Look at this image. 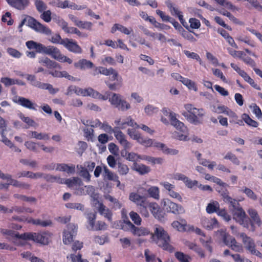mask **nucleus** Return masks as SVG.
I'll list each match as a JSON object with an SVG mask.
<instances>
[{
  "instance_id": "9b49d317",
  "label": "nucleus",
  "mask_w": 262,
  "mask_h": 262,
  "mask_svg": "<svg viewBox=\"0 0 262 262\" xmlns=\"http://www.w3.org/2000/svg\"><path fill=\"white\" fill-rule=\"evenodd\" d=\"M222 239L224 243L236 252L242 253L244 251L242 245L238 243L235 238L226 233L222 235Z\"/></svg>"
},
{
  "instance_id": "cd10ccee",
  "label": "nucleus",
  "mask_w": 262,
  "mask_h": 262,
  "mask_svg": "<svg viewBox=\"0 0 262 262\" xmlns=\"http://www.w3.org/2000/svg\"><path fill=\"white\" fill-rule=\"evenodd\" d=\"M115 123L120 126V128L123 129L126 127V125H128L132 127H134L136 128H139V125H138L134 120H133L130 116L126 118V121L121 122L120 119L115 121Z\"/></svg>"
},
{
  "instance_id": "a18cd8bd",
  "label": "nucleus",
  "mask_w": 262,
  "mask_h": 262,
  "mask_svg": "<svg viewBox=\"0 0 262 262\" xmlns=\"http://www.w3.org/2000/svg\"><path fill=\"white\" fill-rule=\"evenodd\" d=\"M241 191L244 193L250 200L252 201H256L257 200V195L251 189L246 187H244L241 190Z\"/></svg>"
},
{
  "instance_id": "864d4df0",
  "label": "nucleus",
  "mask_w": 262,
  "mask_h": 262,
  "mask_svg": "<svg viewBox=\"0 0 262 262\" xmlns=\"http://www.w3.org/2000/svg\"><path fill=\"white\" fill-rule=\"evenodd\" d=\"M86 218L88 219V223L90 227V229L92 230L95 225L96 214L93 212L89 213L87 214Z\"/></svg>"
},
{
  "instance_id": "dca6fc26",
  "label": "nucleus",
  "mask_w": 262,
  "mask_h": 262,
  "mask_svg": "<svg viewBox=\"0 0 262 262\" xmlns=\"http://www.w3.org/2000/svg\"><path fill=\"white\" fill-rule=\"evenodd\" d=\"M169 120L171 124L177 130L183 133H188V128L184 123L179 120L176 117V114L174 113H170L169 115Z\"/></svg>"
},
{
  "instance_id": "b1692460",
  "label": "nucleus",
  "mask_w": 262,
  "mask_h": 262,
  "mask_svg": "<svg viewBox=\"0 0 262 262\" xmlns=\"http://www.w3.org/2000/svg\"><path fill=\"white\" fill-rule=\"evenodd\" d=\"M7 2L13 7L19 10H24L29 4V0H6Z\"/></svg>"
},
{
  "instance_id": "0e129e2a",
  "label": "nucleus",
  "mask_w": 262,
  "mask_h": 262,
  "mask_svg": "<svg viewBox=\"0 0 262 262\" xmlns=\"http://www.w3.org/2000/svg\"><path fill=\"white\" fill-rule=\"evenodd\" d=\"M66 207L69 209L78 210H83L84 209V206L80 203H68L66 204Z\"/></svg>"
},
{
  "instance_id": "79ce46f5",
  "label": "nucleus",
  "mask_w": 262,
  "mask_h": 262,
  "mask_svg": "<svg viewBox=\"0 0 262 262\" xmlns=\"http://www.w3.org/2000/svg\"><path fill=\"white\" fill-rule=\"evenodd\" d=\"M29 135L31 138H35L37 140H48L50 139V137L48 134L39 133L36 131L30 132Z\"/></svg>"
},
{
  "instance_id": "de8ad7c7",
  "label": "nucleus",
  "mask_w": 262,
  "mask_h": 262,
  "mask_svg": "<svg viewBox=\"0 0 262 262\" xmlns=\"http://www.w3.org/2000/svg\"><path fill=\"white\" fill-rule=\"evenodd\" d=\"M175 257L180 262H189L191 257L182 252H176L174 254Z\"/></svg>"
},
{
  "instance_id": "3c124183",
  "label": "nucleus",
  "mask_w": 262,
  "mask_h": 262,
  "mask_svg": "<svg viewBox=\"0 0 262 262\" xmlns=\"http://www.w3.org/2000/svg\"><path fill=\"white\" fill-rule=\"evenodd\" d=\"M70 257L72 262H89L86 259L82 258V254L78 252L77 255L75 254H71L69 256H67V258Z\"/></svg>"
},
{
  "instance_id": "f704fd0d",
  "label": "nucleus",
  "mask_w": 262,
  "mask_h": 262,
  "mask_svg": "<svg viewBox=\"0 0 262 262\" xmlns=\"http://www.w3.org/2000/svg\"><path fill=\"white\" fill-rule=\"evenodd\" d=\"M125 149L124 151L122 150L121 151V156L125 157L126 159L129 161L136 162L142 158V156L138 155L134 152H128Z\"/></svg>"
},
{
  "instance_id": "09e8293b",
  "label": "nucleus",
  "mask_w": 262,
  "mask_h": 262,
  "mask_svg": "<svg viewBox=\"0 0 262 262\" xmlns=\"http://www.w3.org/2000/svg\"><path fill=\"white\" fill-rule=\"evenodd\" d=\"M105 199L113 203V209L117 210L122 207V204L116 199L108 194L105 196Z\"/></svg>"
},
{
  "instance_id": "e2e57ef3",
  "label": "nucleus",
  "mask_w": 262,
  "mask_h": 262,
  "mask_svg": "<svg viewBox=\"0 0 262 262\" xmlns=\"http://www.w3.org/2000/svg\"><path fill=\"white\" fill-rule=\"evenodd\" d=\"M129 216L136 225H140L141 224V218L137 213L132 211L129 213Z\"/></svg>"
},
{
  "instance_id": "aec40b11",
  "label": "nucleus",
  "mask_w": 262,
  "mask_h": 262,
  "mask_svg": "<svg viewBox=\"0 0 262 262\" xmlns=\"http://www.w3.org/2000/svg\"><path fill=\"white\" fill-rule=\"evenodd\" d=\"M212 111L217 114L224 113L233 118L237 117L235 113L224 105L212 106Z\"/></svg>"
},
{
  "instance_id": "052dcab7",
  "label": "nucleus",
  "mask_w": 262,
  "mask_h": 262,
  "mask_svg": "<svg viewBox=\"0 0 262 262\" xmlns=\"http://www.w3.org/2000/svg\"><path fill=\"white\" fill-rule=\"evenodd\" d=\"M166 4L172 15H177L179 17V15H182V12L174 7L172 3L168 2L166 3Z\"/></svg>"
},
{
  "instance_id": "72a5a7b5",
  "label": "nucleus",
  "mask_w": 262,
  "mask_h": 262,
  "mask_svg": "<svg viewBox=\"0 0 262 262\" xmlns=\"http://www.w3.org/2000/svg\"><path fill=\"white\" fill-rule=\"evenodd\" d=\"M100 70V72H99L101 74H103L105 76L113 75L112 79L113 80H116L117 79L118 74L117 71H115L113 68H110L109 69H107L106 68L101 67Z\"/></svg>"
},
{
  "instance_id": "338daca9",
  "label": "nucleus",
  "mask_w": 262,
  "mask_h": 262,
  "mask_svg": "<svg viewBox=\"0 0 262 262\" xmlns=\"http://www.w3.org/2000/svg\"><path fill=\"white\" fill-rule=\"evenodd\" d=\"M219 216L223 217L226 221H229L231 220L230 215L228 213L225 209H220L216 213Z\"/></svg>"
},
{
  "instance_id": "1a4fd4ad",
  "label": "nucleus",
  "mask_w": 262,
  "mask_h": 262,
  "mask_svg": "<svg viewBox=\"0 0 262 262\" xmlns=\"http://www.w3.org/2000/svg\"><path fill=\"white\" fill-rule=\"evenodd\" d=\"M245 249L251 254L256 255L259 257H262V254L256 249V245L254 240L248 236L245 233L242 232L239 234Z\"/></svg>"
},
{
  "instance_id": "774afa93",
  "label": "nucleus",
  "mask_w": 262,
  "mask_h": 262,
  "mask_svg": "<svg viewBox=\"0 0 262 262\" xmlns=\"http://www.w3.org/2000/svg\"><path fill=\"white\" fill-rule=\"evenodd\" d=\"M35 5L39 12H42L47 9L46 5L41 0H36L35 2Z\"/></svg>"
},
{
  "instance_id": "2f4dec72",
  "label": "nucleus",
  "mask_w": 262,
  "mask_h": 262,
  "mask_svg": "<svg viewBox=\"0 0 262 262\" xmlns=\"http://www.w3.org/2000/svg\"><path fill=\"white\" fill-rule=\"evenodd\" d=\"M220 204L217 201L211 200L206 206V211L209 214L217 213L220 209Z\"/></svg>"
},
{
  "instance_id": "603ef678",
  "label": "nucleus",
  "mask_w": 262,
  "mask_h": 262,
  "mask_svg": "<svg viewBox=\"0 0 262 262\" xmlns=\"http://www.w3.org/2000/svg\"><path fill=\"white\" fill-rule=\"evenodd\" d=\"M118 172L120 175H126L129 171V168L127 165L121 162L117 163Z\"/></svg>"
},
{
  "instance_id": "4be33fe9",
  "label": "nucleus",
  "mask_w": 262,
  "mask_h": 262,
  "mask_svg": "<svg viewBox=\"0 0 262 262\" xmlns=\"http://www.w3.org/2000/svg\"><path fill=\"white\" fill-rule=\"evenodd\" d=\"M103 179L104 180L112 181L117 183V186L120 185V181L119 180L118 176L111 171L106 166H103Z\"/></svg>"
},
{
  "instance_id": "8fccbe9b",
  "label": "nucleus",
  "mask_w": 262,
  "mask_h": 262,
  "mask_svg": "<svg viewBox=\"0 0 262 262\" xmlns=\"http://www.w3.org/2000/svg\"><path fill=\"white\" fill-rule=\"evenodd\" d=\"M182 223L178 221H173L171 226L174 229H176L179 231H185L186 230V221L185 220H182Z\"/></svg>"
},
{
  "instance_id": "13d9d810",
  "label": "nucleus",
  "mask_w": 262,
  "mask_h": 262,
  "mask_svg": "<svg viewBox=\"0 0 262 262\" xmlns=\"http://www.w3.org/2000/svg\"><path fill=\"white\" fill-rule=\"evenodd\" d=\"M184 53L188 58L195 59L196 60L199 62V63L200 64H202V61L200 56L197 53L194 52H190V51L187 50H184Z\"/></svg>"
},
{
  "instance_id": "7ed1b4c3",
  "label": "nucleus",
  "mask_w": 262,
  "mask_h": 262,
  "mask_svg": "<svg viewBox=\"0 0 262 262\" xmlns=\"http://www.w3.org/2000/svg\"><path fill=\"white\" fill-rule=\"evenodd\" d=\"M152 236L156 237L157 245L163 250L170 253L174 251V247L170 244V236L162 227L156 225L154 233L152 234Z\"/></svg>"
},
{
  "instance_id": "a19ab883",
  "label": "nucleus",
  "mask_w": 262,
  "mask_h": 262,
  "mask_svg": "<svg viewBox=\"0 0 262 262\" xmlns=\"http://www.w3.org/2000/svg\"><path fill=\"white\" fill-rule=\"evenodd\" d=\"M9 181V184L16 187L21 188L27 190L29 189L30 187V184L13 179L12 177H11V179Z\"/></svg>"
},
{
  "instance_id": "f257e3e1",
  "label": "nucleus",
  "mask_w": 262,
  "mask_h": 262,
  "mask_svg": "<svg viewBox=\"0 0 262 262\" xmlns=\"http://www.w3.org/2000/svg\"><path fill=\"white\" fill-rule=\"evenodd\" d=\"M26 46L29 50H36V52L42 53L51 56L52 58L60 62L71 64L73 60L67 56L62 54L58 48L53 46H45L41 43L33 40L27 41Z\"/></svg>"
},
{
  "instance_id": "e433bc0d",
  "label": "nucleus",
  "mask_w": 262,
  "mask_h": 262,
  "mask_svg": "<svg viewBox=\"0 0 262 262\" xmlns=\"http://www.w3.org/2000/svg\"><path fill=\"white\" fill-rule=\"evenodd\" d=\"M1 232L4 235H8L12 238H19L26 240V237L24 236V233L19 234L18 232L11 230L1 229Z\"/></svg>"
},
{
  "instance_id": "393cba45",
  "label": "nucleus",
  "mask_w": 262,
  "mask_h": 262,
  "mask_svg": "<svg viewBox=\"0 0 262 262\" xmlns=\"http://www.w3.org/2000/svg\"><path fill=\"white\" fill-rule=\"evenodd\" d=\"M14 102L28 109L34 111L37 110L36 108V107L37 106V104L33 103L27 98L23 97H18L17 100L14 101Z\"/></svg>"
},
{
  "instance_id": "5701e85b",
  "label": "nucleus",
  "mask_w": 262,
  "mask_h": 262,
  "mask_svg": "<svg viewBox=\"0 0 262 262\" xmlns=\"http://www.w3.org/2000/svg\"><path fill=\"white\" fill-rule=\"evenodd\" d=\"M166 209L167 211L175 214H180L185 212L184 208L181 205L172 202H168Z\"/></svg>"
},
{
  "instance_id": "39448f33",
  "label": "nucleus",
  "mask_w": 262,
  "mask_h": 262,
  "mask_svg": "<svg viewBox=\"0 0 262 262\" xmlns=\"http://www.w3.org/2000/svg\"><path fill=\"white\" fill-rule=\"evenodd\" d=\"M39 63L49 69L48 74L54 77L60 78L61 72L59 70L61 69V66L58 62L46 57L40 58Z\"/></svg>"
},
{
  "instance_id": "20e7f679",
  "label": "nucleus",
  "mask_w": 262,
  "mask_h": 262,
  "mask_svg": "<svg viewBox=\"0 0 262 262\" xmlns=\"http://www.w3.org/2000/svg\"><path fill=\"white\" fill-rule=\"evenodd\" d=\"M26 23L27 26L36 32L47 35H51L52 33V31L50 28L41 24L34 17L29 15H26L25 18L21 21L18 25V28L20 32L22 31L21 28Z\"/></svg>"
},
{
  "instance_id": "49530a36",
  "label": "nucleus",
  "mask_w": 262,
  "mask_h": 262,
  "mask_svg": "<svg viewBox=\"0 0 262 262\" xmlns=\"http://www.w3.org/2000/svg\"><path fill=\"white\" fill-rule=\"evenodd\" d=\"M242 119L245 121V122L248 125L250 126H252L254 127H257L258 126V123L252 119L249 115L247 114H243L242 115Z\"/></svg>"
},
{
  "instance_id": "ea45409f",
  "label": "nucleus",
  "mask_w": 262,
  "mask_h": 262,
  "mask_svg": "<svg viewBox=\"0 0 262 262\" xmlns=\"http://www.w3.org/2000/svg\"><path fill=\"white\" fill-rule=\"evenodd\" d=\"M147 18H145V20H148L150 23L154 25V26L158 28H160L161 29H169L170 28V26H167L165 24H160L156 21V19L152 16H148L146 15Z\"/></svg>"
},
{
  "instance_id": "c85d7f7f",
  "label": "nucleus",
  "mask_w": 262,
  "mask_h": 262,
  "mask_svg": "<svg viewBox=\"0 0 262 262\" xmlns=\"http://www.w3.org/2000/svg\"><path fill=\"white\" fill-rule=\"evenodd\" d=\"M56 170L66 172L68 174H73L75 172V166L73 164L69 165L67 164H57Z\"/></svg>"
},
{
  "instance_id": "2eb2a0df",
  "label": "nucleus",
  "mask_w": 262,
  "mask_h": 262,
  "mask_svg": "<svg viewBox=\"0 0 262 262\" xmlns=\"http://www.w3.org/2000/svg\"><path fill=\"white\" fill-rule=\"evenodd\" d=\"M62 45L69 51L73 53L81 54L82 52V50L80 46L75 40L72 39L66 38L65 40L62 41Z\"/></svg>"
},
{
  "instance_id": "6ab92c4d",
  "label": "nucleus",
  "mask_w": 262,
  "mask_h": 262,
  "mask_svg": "<svg viewBox=\"0 0 262 262\" xmlns=\"http://www.w3.org/2000/svg\"><path fill=\"white\" fill-rule=\"evenodd\" d=\"M129 199L137 204V206L142 207L146 210L148 205V202L144 196H141L135 192H132L129 194Z\"/></svg>"
},
{
  "instance_id": "f3484780",
  "label": "nucleus",
  "mask_w": 262,
  "mask_h": 262,
  "mask_svg": "<svg viewBox=\"0 0 262 262\" xmlns=\"http://www.w3.org/2000/svg\"><path fill=\"white\" fill-rule=\"evenodd\" d=\"M113 133L114 134L115 138L124 147V149H127L130 147V143L126 139L125 135L120 130L119 127H115Z\"/></svg>"
},
{
  "instance_id": "412c9836",
  "label": "nucleus",
  "mask_w": 262,
  "mask_h": 262,
  "mask_svg": "<svg viewBox=\"0 0 262 262\" xmlns=\"http://www.w3.org/2000/svg\"><path fill=\"white\" fill-rule=\"evenodd\" d=\"M98 210L100 215L104 216L109 222H113V212L107 207H106L102 203L98 202Z\"/></svg>"
},
{
  "instance_id": "c03bdc74",
  "label": "nucleus",
  "mask_w": 262,
  "mask_h": 262,
  "mask_svg": "<svg viewBox=\"0 0 262 262\" xmlns=\"http://www.w3.org/2000/svg\"><path fill=\"white\" fill-rule=\"evenodd\" d=\"M92 91H89V96H92L94 98L98 99L100 100H106L108 98V95H103L99 93L98 92L95 91L91 88H89Z\"/></svg>"
},
{
  "instance_id": "9d476101",
  "label": "nucleus",
  "mask_w": 262,
  "mask_h": 262,
  "mask_svg": "<svg viewBox=\"0 0 262 262\" xmlns=\"http://www.w3.org/2000/svg\"><path fill=\"white\" fill-rule=\"evenodd\" d=\"M127 134L133 139L136 140L138 143L141 145L149 147L152 146L154 140L149 138H145L139 132L134 128H128Z\"/></svg>"
},
{
  "instance_id": "69168bd1",
  "label": "nucleus",
  "mask_w": 262,
  "mask_h": 262,
  "mask_svg": "<svg viewBox=\"0 0 262 262\" xmlns=\"http://www.w3.org/2000/svg\"><path fill=\"white\" fill-rule=\"evenodd\" d=\"M228 53L233 57H242L243 56H246V54L241 51H236L231 48L227 49Z\"/></svg>"
},
{
  "instance_id": "0eeeda50",
  "label": "nucleus",
  "mask_w": 262,
  "mask_h": 262,
  "mask_svg": "<svg viewBox=\"0 0 262 262\" xmlns=\"http://www.w3.org/2000/svg\"><path fill=\"white\" fill-rule=\"evenodd\" d=\"M232 214L233 219L243 227L254 229L252 225L248 224L247 223H250V219L242 207H237L235 209H233Z\"/></svg>"
},
{
  "instance_id": "4c0bfd02",
  "label": "nucleus",
  "mask_w": 262,
  "mask_h": 262,
  "mask_svg": "<svg viewBox=\"0 0 262 262\" xmlns=\"http://www.w3.org/2000/svg\"><path fill=\"white\" fill-rule=\"evenodd\" d=\"M77 168L79 170L78 172L79 175L82 177L85 181L90 182L91 176L89 173L88 170L81 165H78L77 166Z\"/></svg>"
},
{
  "instance_id": "680f3d73",
  "label": "nucleus",
  "mask_w": 262,
  "mask_h": 262,
  "mask_svg": "<svg viewBox=\"0 0 262 262\" xmlns=\"http://www.w3.org/2000/svg\"><path fill=\"white\" fill-rule=\"evenodd\" d=\"M7 52L11 56L16 58H19L22 55L21 53L12 48H8L7 50Z\"/></svg>"
},
{
  "instance_id": "6e6d98bb",
  "label": "nucleus",
  "mask_w": 262,
  "mask_h": 262,
  "mask_svg": "<svg viewBox=\"0 0 262 262\" xmlns=\"http://www.w3.org/2000/svg\"><path fill=\"white\" fill-rule=\"evenodd\" d=\"M25 145L28 149L35 152L38 151V147L40 145L39 143L30 141L26 142Z\"/></svg>"
},
{
  "instance_id": "c9c22d12",
  "label": "nucleus",
  "mask_w": 262,
  "mask_h": 262,
  "mask_svg": "<svg viewBox=\"0 0 262 262\" xmlns=\"http://www.w3.org/2000/svg\"><path fill=\"white\" fill-rule=\"evenodd\" d=\"M134 169L142 175L148 173L150 171L149 167L143 164H138L137 163H134Z\"/></svg>"
},
{
  "instance_id": "37998d69",
  "label": "nucleus",
  "mask_w": 262,
  "mask_h": 262,
  "mask_svg": "<svg viewBox=\"0 0 262 262\" xmlns=\"http://www.w3.org/2000/svg\"><path fill=\"white\" fill-rule=\"evenodd\" d=\"M43 178L47 182H56L60 184L62 183V178L59 176H55L50 174H43Z\"/></svg>"
},
{
  "instance_id": "c756f323",
  "label": "nucleus",
  "mask_w": 262,
  "mask_h": 262,
  "mask_svg": "<svg viewBox=\"0 0 262 262\" xmlns=\"http://www.w3.org/2000/svg\"><path fill=\"white\" fill-rule=\"evenodd\" d=\"M117 31H119L120 32L125 35H129L132 32H133V29L132 28H130V29H129L126 27H124V26L119 24H115L111 28V32L114 34Z\"/></svg>"
},
{
  "instance_id": "6e6552de",
  "label": "nucleus",
  "mask_w": 262,
  "mask_h": 262,
  "mask_svg": "<svg viewBox=\"0 0 262 262\" xmlns=\"http://www.w3.org/2000/svg\"><path fill=\"white\" fill-rule=\"evenodd\" d=\"M126 217V220L123 221V224L121 225V228L124 230H130L134 235L138 236H145L150 234L148 229L141 227H137L133 225L130 221Z\"/></svg>"
},
{
  "instance_id": "ddd939ff",
  "label": "nucleus",
  "mask_w": 262,
  "mask_h": 262,
  "mask_svg": "<svg viewBox=\"0 0 262 262\" xmlns=\"http://www.w3.org/2000/svg\"><path fill=\"white\" fill-rule=\"evenodd\" d=\"M250 216V223L248 224L252 225L254 229L246 228L248 231L251 232H254L256 230L255 225L258 227H260L262 225V221L257 211L254 208H249L247 211Z\"/></svg>"
},
{
  "instance_id": "58836bf2",
  "label": "nucleus",
  "mask_w": 262,
  "mask_h": 262,
  "mask_svg": "<svg viewBox=\"0 0 262 262\" xmlns=\"http://www.w3.org/2000/svg\"><path fill=\"white\" fill-rule=\"evenodd\" d=\"M141 159L146 161L153 165L156 164H161L163 162V159L162 158H155L146 155L142 156Z\"/></svg>"
},
{
  "instance_id": "7c9ffc66",
  "label": "nucleus",
  "mask_w": 262,
  "mask_h": 262,
  "mask_svg": "<svg viewBox=\"0 0 262 262\" xmlns=\"http://www.w3.org/2000/svg\"><path fill=\"white\" fill-rule=\"evenodd\" d=\"M62 183L61 184H66L69 187H73L75 186H80L81 183V180L78 177H72L70 179L62 178Z\"/></svg>"
},
{
  "instance_id": "bf43d9fd",
  "label": "nucleus",
  "mask_w": 262,
  "mask_h": 262,
  "mask_svg": "<svg viewBox=\"0 0 262 262\" xmlns=\"http://www.w3.org/2000/svg\"><path fill=\"white\" fill-rule=\"evenodd\" d=\"M93 24L91 22L87 21H81L80 20L77 27L80 29H86L88 30H91Z\"/></svg>"
},
{
  "instance_id": "f8f14e48",
  "label": "nucleus",
  "mask_w": 262,
  "mask_h": 262,
  "mask_svg": "<svg viewBox=\"0 0 262 262\" xmlns=\"http://www.w3.org/2000/svg\"><path fill=\"white\" fill-rule=\"evenodd\" d=\"M108 99L112 105L122 111L127 110L130 107V104L126 100L122 99L121 96L119 94L113 93L111 97L108 96Z\"/></svg>"
},
{
  "instance_id": "473e14b6",
  "label": "nucleus",
  "mask_w": 262,
  "mask_h": 262,
  "mask_svg": "<svg viewBox=\"0 0 262 262\" xmlns=\"http://www.w3.org/2000/svg\"><path fill=\"white\" fill-rule=\"evenodd\" d=\"M147 206H148L150 211L155 217L159 220H160L162 217L161 211L160 210V208L157 204L148 203Z\"/></svg>"
},
{
  "instance_id": "bb28decb",
  "label": "nucleus",
  "mask_w": 262,
  "mask_h": 262,
  "mask_svg": "<svg viewBox=\"0 0 262 262\" xmlns=\"http://www.w3.org/2000/svg\"><path fill=\"white\" fill-rule=\"evenodd\" d=\"M74 66L75 68L82 70L92 69L94 67V63L85 59H80L78 61L74 62Z\"/></svg>"
},
{
  "instance_id": "4468645a",
  "label": "nucleus",
  "mask_w": 262,
  "mask_h": 262,
  "mask_svg": "<svg viewBox=\"0 0 262 262\" xmlns=\"http://www.w3.org/2000/svg\"><path fill=\"white\" fill-rule=\"evenodd\" d=\"M77 230V227L74 224H69L67 225V229L63 233V242L65 245H69L73 241Z\"/></svg>"
},
{
  "instance_id": "f03ea898",
  "label": "nucleus",
  "mask_w": 262,
  "mask_h": 262,
  "mask_svg": "<svg viewBox=\"0 0 262 262\" xmlns=\"http://www.w3.org/2000/svg\"><path fill=\"white\" fill-rule=\"evenodd\" d=\"M184 108L186 111L182 112V115L188 122L195 125L203 123L205 114L203 108H196L191 104H185Z\"/></svg>"
},
{
  "instance_id": "a878e982",
  "label": "nucleus",
  "mask_w": 262,
  "mask_h": 262,
  "mask_svg": "<svg viewBox=\"0 0 262 262\" xmlns=\"http://www.w3.org/2000/svg\"><path fill=\"white\" fill-rule=\"evenodd\" d=\"M201 224L203 227L208 230H211L218 227V222L215 218H202L201 220Z\"/></svg>"
},
{
  "instance_id": "4d7b16f0",
  "label": "nucleus",
  "mask_w": 262,
  "mask_h": 262,
  "mask_svg": "<svg viewBox=\"0 0 262 262\" xmlns=\"http://www.w3.org/2000/svg\"><path fill=\"white\" fill-rule=\"evenodd\" d=\"M13 196L16 199H20L25 202L31 203H35L36 202V198L33 196H27L25 195L19 194H14Z\"/></svg>"
},
{
  "instance_id": "423d86ee",
  "label": "nucleus",
  "mask_w": 262,
  "mask_h": 262,
  "mask_svg": "<svg viewBox=\"0 0 262 262\" xmlns=\"http://www.w3.org/2000/svg\"><path fill=\"white\" fill-rule=\"evenodd\" d=\"M52 234L49 232L41 233L26 232L24 236L26 237V240L32 241L35 243L42 245H48L51 242Z\"/></svg>"
},
{
  "instance_id": "a211bd4d",
  "label": "nucleus",
  "mask_w": 262,
  "mask_h": 262,
  "mask_svg": "<svg viewBox=\"0 0 262 262\" xmlns=\"http://www.w3.org/2000/svg\"><path fill=\"white\" fill-rule=\"evenodd\" d=\"M41 217L43 220H41L39 219H34L30 218L28 221V222L33 225L39 226L42 227H46L52 226V221L49 219L50 217L49 216L46 214H42L41 215Z\"/></svg>"
},
{
  "instance_id": "5fc2aeb1",
  "label": "nucleus",
  "mask_w": 262,
  "mask_h": 262,
  "mask_svg": "<svg viewBox=\"0 0 262 262\" xmlns=\"http://www.w3.org/2000/svg\"><path fill=\"white\" fill-rule=\"evenodd\" d=\"M147 192L150 197L155 199H159V189L158 187L152 186L147 190Z\"/></svg>"
}]
</instances>
